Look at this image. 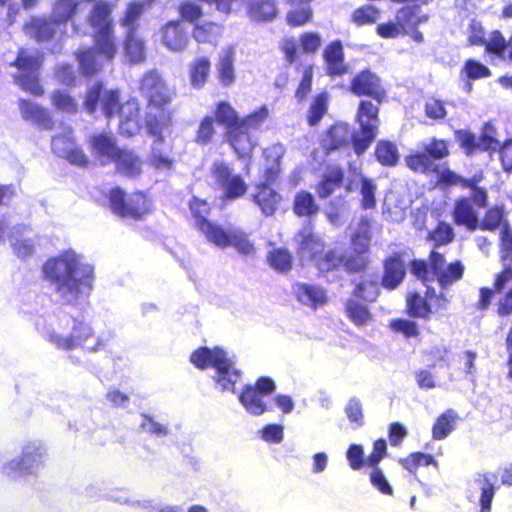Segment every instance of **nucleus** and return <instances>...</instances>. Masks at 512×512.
<instances>
[{
	"instance_id": "obj_9",
	"label": "nucleus",
	"mask_w": 512,
	"mask_h": 512,
	"mask_svg": "<svg viewBox=\"0 0 512 512\" xmlns=\"http://www.w3.org/2000/svg\"><path fill=\"white\" fill-rule=\"evenodd\" d=\"M379 129L375 130V134L368 141L364 138L363 128L359 126L358 131L352 132L347 123L335 122L327 127L320 139L319 147L324 157H328L335 151L347 149L352 144L356 155L364 154L378 135Z\"/></svg>"
},
{
	"instance_id": "obj_1",
	"label": "nucleus",
	"mask_w": 512,
	"mask_h": 512,
	"mask_svg": "<svg viewBox=\"0 0 512 512\" xmlns=\"http://www.w3.org/2000/svg\"><path fill=\"white\" fill-rule=\"evenodd\" d=\"M44 278L63 304L77 305L94 287V266L73 249L62 251L43 265Z\"/></svg>"
},
{
	"instance_id": "obj_58",
	"label": "nucleus",
	"mask_w": 512,
	"mask_h": 512,
	"mask_svg": "<svg viewBox=\"0 0 512 512\" xmlns=\"http://www.w3.org/2000/svg\"><path fill=\"white\" fill-rule=\"evenodd\" d=\"M221 26L212 21L196 23L192 30V37L199 43L212 42L218 35Z\"/></svg>"
},
{
	"instance_id": "obj_23",
	"label": "nucleus",
	"mask_w": 512,
	"mask_h": 512,
	"mask_svg": "<svg viewBox=\"0 0 512 512\" xmlns=\"http://www.w3.org/2000/svg\"><path fill=\"white\" fill-rule=\"evenodd\" d=\"M499 258L502 269L495 274V288L503 291L507 283L512 281V230L507 226L500 231Z\"/></svg>"
},
{
	"instance_id": "obj_4",
	"label": "nucleus",
	"mask_w": 512,
	"mask_h": 512,
	"mask_svg": "<svg viewBox=\"0 0 512 512\" xmlns=\"http://www.w3.org/2000/svg\"><path fill=\"white\" fill-rule=\"evenodd\" d=\"M267 116L268 110L262 106L240 117L227 101L218 102L214 111V121L225 128V140L238 158L250 155L256 145L253 133L261 127Z\"/></svg>"
},
{
	"instance_id": "obj_44",
	"label": "nucleus",
	"mask_w": 512,
	"mask_h": 512,
	"mask_svg": "<svg viewBox=\"0 0 512 512\" xmlns=\"http://www.w3.org/2000/svg\"><path fill=\"white\" fill-rule=\"evenodd\" d=\"M458 419L457 413L453 409H447L441 413L432 426V438L434 440H443L455 429V423Z\"/></svg>"
},
{
	"instance_id": "obj_63",
	"label": "nucleus",
	"mask_w": 512,
	"mask_h": 512,
	"mask_svg": "<svg viewBox=\"0 0 512 512\" xmlns=\"http://www.w3.org/2000/svg\"><path fill=\"white\" fill-rule=\"evenodd\" d=\"M298 42L303 53L314 55L322 44V38L318 32L306 31L299 35Z\"/></svg>"
},
{
	"instance_id": "obj_33",
	"label": "nucleus",
	"mask_w": 512,
	"mask_h": 512,
	"mask_svg": "<svg viewBox=\"0 0 512 512\" xmlns=\"http://www.w3.org/2000/svg\"><path fill=\"white\" fill-rule=\"evenodd\" d=\"M245 11L248 18L256 23L272 22L279 15L276 0H246Z\"/></svg>"
},
{
	"instance_id": "obj_19",
	"label": "nucleus",
	"mask_w": 512,
	"mask_h": 512,
	"mask_svg": "<svg viewBox=\"0 0 512 512\" xmlns=\"http://www.w3.org/2000/svg\"><path fill=\"white\" fill-rule=\"evenodd\" d=\"M212 176L223 191L226 200H235L247 192V184L240 174H232L228 164L217 161L211 168Z\"/></svg>"
},
{
	"instance_id": "obj_21",
	"label": "nucleus",
	"mask_w": 512,
	"mask_h": 512,
	"mask_svg": "<svg viewBox=\"0 0 512 512\" xmlns=\"http://www.w3.org/2000/svg\"><path fill=\"white\" fill-rule=\"evenodd\" d=\"M387 443L383 438L373 442V448L367 458V466L372 470L369 476L371 485L381 494L392 496L394 491L383 471L379 467L380 462L387 456Z\"/></svg>"
},
{
	"instance_id": "obj_57",
	"label": "nucleus",
	"mask_w": 512,
	"mask_h": 512,
	"mask_svg": "<svg viewBox=\"0 0 512 512\" xmlns=\"http://www.w3.org/2000/svg\"><path fill=\"white\" fill-rule=\"evenodd\" d=\"M478 481L481 483L480 510L478 512H491L492 501L496 491L491 476L487 473L480 474Z\"/></svg>"
},
{
	"instance_id": "obj_37",
	"label": "nucleus",
	"mask_w": 512,
	"mask_h": 512,
	"mask_svg": "<svg viewBox=\"0 0 512 512\" xmlns=\"http://www.w3.org/2000/svg\"><path fill=\"white\" fill-rule=\"evenodd\" d=\"M113 163L116 165V171L127 178L135 179L142 172L141 160L130 150L121 149L119 157L117 156Z\"/></svg>"
},
{
	"instance_id": "obj_50",
	"label": "nucleus",
	"mask_w": 512,
	"mask_h": 512,
	"mask_svg": "<svg viewBox=\"0 0 512 512\" xmlns=\"http://www.w3.org/2000/svg\"><path fill=\"white\" fill-rule=\"evenodd\" d=\"M380 285L376 277L358 281L352 290V295L366 302H374L380 295Z\"/></svg>"
},
{
	"instance_id": "obj_12",
	"label": "nucleus",
	"mask_w": 512,
	"mask_h": 512,
	"mask_svg": "<svg viewBox=\"0 0 512 512\" xmlns=\"http://www.w3.org/2000/svg\"><path fill=\"white\" fill-rule=\"evenodd\" d=\"M42 60V56L37 51L21 48L16 59L10 64L17 68V73L13 74L15 83L24 91L35 96H40L44 92L39 83Z\"/></svg>"
},
{
	"instance_id": "obj_34",
	"label": "nucleus",
	"mask_w": 512,
	"mask_h": 512,
	"mask_svg": "<svg viewBox=\"0 0 512 512\" xmlns=\"http://www.w3.org/2000/svg\"><path fill=\"white\" fill-rule=\"evenodd\" d=\"M344 181V170L337 165L328 167L327 171L317 182L315 190L319 198L326 199L330 197Z\"/></svg>"
},
{
	"instance_id": "obj_31",
	"label": "nucleus",
	"mask_w": 512,
	"mask_h": 512,
	"mask_svg": "<svg viewBox=\"0 0 512 512\" xmlns=\"http://www.w3.org/2000/svg\"><path fill=\"white\" fill-rule=\"evenodd\" d=\"M9 242L18 258L30 257L35 250V240L32 230L26 225L14 226L9 234Z\"/></svg>"
},
{
	"instance_id": "obj_22",
	"label": "nucleus",
	"mask_w": 512,
	"mask_h": 512,
	"mask_svg": "<svg viewBox=\"0 0 512 512\" xmlns=\"http://www.w3.org/2000/svg\"><path fill=\"white\" fill-rule=\"evenodd\" d=\"M407 252L395 251L383 260L381 286L388 291L398 288L406 277Z\"/></svg>"
},
{
	"instance_id": "obj_14",
	"label": "nucleus",
	"mask_w": 512,
	"mask_h": 512,
	"mask_svg": "<svg viewBox=\"0 0 512 512\" xmlns=\"http://www.w3.org/2000/svg\"><path fill=\"white\" fill-rule=\"evenodd\" d=\"M47 449L41 441H29L22 447L21 456L7 462L3 472L11 478L35 475L44 465Z\"/></svg>"
},
{
	"instance_id": "obj_28",
	"label": "nucleus",
	"mask_w": 512,
	"mask_h": 512,
	"mask_svg": "<svg viewBox=\"0 0 512 512\" xmlns=\"http://www.w3.org/2000/svg\"><path fill=\"white\" fill-rule=\"evenodd\" d=\"M370 245L366 239L364 243L357 244L352 251L343 255L341 267L349 274L364 273L370 266Z\"/></svg>"
},
{
	"instance_id": "obj_10",
	"label": "nucleus",
	"mask_w": 512,
	"mask_h": 512,
	"mask_svg": "<svg viewBox=\"0 0 512 512\" xmlns=\"http://www.w3.org/2000/svg\"><path fill=\"white\" fill-rule=\"evenodd\" d=\"M79 5L78 0H57L53 6L50 20L45 18H32L25 24L27 35L34 37L38 42L49 41L57 34V29L72 19Z\"/></svg>"
},
{
	"instance_id": "obj_30",
	"label": "nucleus",
	"mask_w": 512,
	"mask_h": 512,
	"mask_svg": "<svg viewBox=\"0 0 512 512\" xmlns=\"http://www.w3.org/2000/svg\"><path fill=\"white\" fill-rule=\"evenodd\" d=\"M214 369L213 379L220 390L235 392L236 384L240 381L242 373L235 368L233 361L227 357V353L221 360L218 358L217 366Z\"/></svg>"
},
{
	"instance_id": "obj_3",
	"label": "nucleus",
	"mask_w": 512,
	"mask_h": 512,
	"mask_svg": "<svg viewBox=\"0 0 512 512\" xmlns=\"http://www.w3.org/2000/svg\"><path fill=\"white\" fill-rule=\"evenodd\" d=\"M349 91L361 99L358 103L355 120L363 128L368 141L380 126V106L388 99V90L383 79L370 68L358 71L349 81Z\"/></svg>"
},
{
	"instance_id": "obj_49",
	"label": "nucleus",
	"mask_w": 512,
	"mask_h": 512,
	"mask_svg": "<svg viewBox=\"0 0 512 512\" xmlns=\"http://www.w3.org/2000/svg\"><path fill=\"white\" fill-rule=\"evenodd\" d=\"M419 9L417 7H410L408 5L402 6L396 11L395 21L401 26L404 34H407V29L416 28L420 24L428 20L427 15H418Z\"/></svg>"
},
{
	"instance_id": "obj_32",
	"label": "nucleus",
	"mask_w": 512,
	"mask_h": 512,
	"mask_svg": "<svg viewBox=\"0 0 512 512\" xmlns=\"http://www.w3.org/2000/svg\"><path fill=\"white\" fill-rule=\"evenodd\" d=\"M92 152L102 164L113 162L120 155L116 138L111 134L100 133L93 135L90 141Z\"/></svg>"
},
{
	"instance_id": "obj_8",
	"label": "nucleus",
	"mask_w": 512,
	"mask_h": 512,
	"mask_svg": "<svg viewBox=\"0 0 512 512\" xmlns=\"http://www.w3.org/2000/svg\"><path fill=\"white\" fill-rule=\"evenodd\" d=\"M410 273L423 284L436 280L441 290H446L460 281L465 272L461 260L446 264L445 256L437 250H431L427 259L414 258L410 260Z\"/></svg>"
},
{
	"instance_id": "obj_35",
	"label": "nucleus",
	"mask_w": 512,
	"mask_h": 512,
	"mask_svg": "<svg viewBox=\"0 0 512 512\" xmlns=\"http://www.w3.org/2000/svg\"><path fill=\"white\" fill-rule=\"evenodd\" d=\"M226 352L219 346L209 348L207 346H200L190 354V362L198 369L205 370L209 367L215 368L217 366L218 358L221 360Z\"/></svg>"
},
{
	"instance_id": "obj_16",
	"label": "nucleus",
	"mask_w": 512,
	"mask_h": 512,
	"mask_svg": "<svg viewBox=\"0 0 512 512\" xmlns=\"http://www.w3.org/2000/svg\"><path fill=\"white\" fill-rule=\"evenodd\" d=\"M141 91L148 100V111L145 117L147 132L160 141V77L157 72H151L141 81Z\"/></svg>"
},
{
	"instance_id": "obj_41",
	"label": "nucleus",
	"mask_w": 512,
	"mask_h": 512,
	"mask_svg": "<svg viewBox=\"0 0 512 512\" xmlns=\"http://www.w3.org/2000/svg\"><path fill=\"white\" fill-rule=\"evenodd\" d=\"M162 30V41L167 48L180 51L186 46L187 36L179 21L168 22Z\"/></svg>"
},
{
	"instance_id": "obj_60",
	"label": "nucleus",
	"mask_w": 512,
	"mask_h": 512,
	"mask_svg": "<svg viewBox=\"0 0 512 512\" xmlns=\"http://www.w3.org/2000/svg\"><path fill=\"white\" fill-rule=\"evenodd\" d=\"M125 52L130 62L138 63L144 59V43L136 37L135 31L126 32Z\"/></svg>"
},
{
	"instance_id": "obj_7",
	"label": "nucleus",
	"mask_w": 512,
	"mask_h": 512,
	"mask_svg": "<svg viewBox=\"0 0 512 512\" xmlns=\"http://www.w3.org/2000/svg\"><path fill=\"white\" fill-rule=\"evenodd\" d=\"M98 104L108 120L118 115L119 128L123 133L132 135L138 129L139 107L136 100L132 99L120 105L118 90H104L101 83H96L88 90L84 106L93 114Z\"/></svg>"
},
{
	"instance_id": "obj_48",
	"label": "nucleus",
	"mask_w": 512,
	"mask_h": 512,
	"mask_svg": "<svg viewBox=\"0 0 512 512\" xmlns=\"http://www.w3.org/2000/svg\"><path fill=\"white\" fill-rule=\"evenodd\" d=\"M267 264L279 273H287L292 269L293 256L284 247L273 248L266 255Z\"/></svg>"
},
{
	"instance_id": "obj_64",
	"label": "nucleus",
	"mask_w": 512,
	"mask_h": 512,
	"mask_svg": "<svg viewBox=\"0 0 512 512\" xmlns=\"http://www.w3.org/2000/svg\"><path fill=\"white\" fill-rule=\"evenodd\" d=\"M462 72L469 80H477L491 76V70L475 59H467L464 62Z\"/></svg>"
},
{
	"instance_id": "obj_39",
	"label": "nucleus",
	"mask_w": 512,
	"mask_h": 512,
	"mask_svg": "<svg viewBox=\"0 0 512 512\" xmlns=\"http://www.w3.org/2000/svg\"><path fill=\"white\" fill-rule=\"evenodd\" d=\"M292 211L298 217H313L319 213L320 206L311 192L300 190L294 195Z\"/></svg>"
},
{
	"instance_id": "obj_40",
	"label": "nucleus",
	"mask_w": 512,
	"mask_h": 512,
	"mask_svg": "<svg viewBox=\"0 0 512 512\" xmlns=\"http://www.w3.org/2000/svg\"><path fill=\"white\" fill-rule=\"evenodd\" d=\"M19 109L21 116L25 121H30L34 124L48 128L51 123V118L46 109L38 104L25 99H20Z\"/></svg>"
},
{
	"instance_id": "obj_42",
	"label": "nucleus",
	"mask_w": 512,
	"mask_h": 512,
	"mask_svg": "<svg viewBox=\"0 0 512 512\" xmlns=\"http://www.w3.org/2000/svg\"><path fill=\"white\" fill-rule=\"evenodd\" d=\"M483 180V173H475L471 178H461L460 186L464 189L471 190L470 198H474L475 206L479 209L488 206V190L480 186L479 183Z\"/></svg>"
},
{
	"instance_id": "obj_25",
	"label": "nucleus",
	"mask_w": 512,
	"mask_h": 512,
	"mask_svg": "<svg viewBox=\"0 0 512 512\" xmlns=\"http://www.w3.org/2000/svg\"><path fill=\"white\" fill-rule=\"evenodd\" d=\"M51 147L55 154L65 158L73 165L84 167L88 163V157L83 150L75 144L70 130L62 135L53 137Z\"/></svg>"
},
{
	"instance_id": "obj_54",
	"label": "nucleus",
	"mask_w": 512,
	"mask_h": 512,
	"mask_svg": "<svg viewBox=\"0 0 512 512\" xmlns=\"http://www.w3.org/2000/svg\"><path fill=\"white\" fill-rule=\"evenodd\" d=\"M298 7L287 11L286 23L291 28L302 27L313 20V9L310 4H297Z\"/></svg>"
},
{
	"instance_id": "obj_36",
	"label": "nucleus",
	"mask_w": 512,
	"mask_h": 512,
	"mask_svg": "<svg viewBox=\"0 0 512 512\" xmlns=\"http://www.w3.org/2000/svg\"><path fill=\"white\" fill-rule=\"evenodd\" d=\"M295 294L300 302L308 303L314 309L326 304L328 301L326 291L318 285L297 283L295 285Z\"/></svg>"
},
{
	"instance_id": "obj_43",
	"label": "nucleus",
	"mask_w": 512,
	"mask_h": 512,
	"mask_svg": "<svg viewBox=\"0 0 512 512\" xmlns=\"http://www.w3.org/2000/svg\"><path fill=\"white\" fill-rule=\"evenodd\" d=\"M217 77L224 87L231 86L235 81L234 50L227 47L217 63Z\"/></svg>"
},
{
	"instance_id": "obj_18",
	"label": "nucleus",
	"mask_w": 512,
	"mask_h": 512,
	"mask_svg": "<svg viewBox=\"0 0 512 512\" xmlns=\"http://www.w3.org/2000/svg\"><path fill=\"white\" fill-rule=\"evenodd\" d=\"M467 43L469 46H484L487 54L500 58L504 56L507 47V41L500 30L491 31L489 39H486L485 28L475 19L469 23Z\"/></svg>"
},
{
	"instance_id": "obj_38",
	"label": "nucleus",
	"mask_w": 512,
	"mask_h": 512,
	"mask_svg": "<svg viewBox=\"0 0 512 512\" xmlns=\"http://www.w3.org/2000/svg\"><path fill=\"white\" fill-rule=\"evenodd\" d=\"M506 212L504 204H496L486 209L483 217L479 219L478 229L482 231H496L501 228V231L509 224L506 220Z\"/></svg>"
},
{
	"instance_id": "obj_6",
	"label": "nucleus",
	"mask_w": 512,
	"mask_h": 512,
	"mask_svg": "<svg viewBox=\"0 0 512 512\" xmlns=\"http://www.w3.org/2000/svg\"><path fill=\"white\" fill-rule=\"evenodd\" d=\"M450 142L432 137L428 143H422L421 150L412 151L405 156L406 166L414 173L437 175V184L443 187L460 186L462 176L447 165L440 167L435 161L450 156Z\"/></svg>"
},
{
	"instance_id": "obj_47",
	"label": "nucleus",
	"mask_w": 512,
	"mask_h": 512,
	"mask_svg": "<svg viewBox=\"0 0 512 512\" xmlns=\"http://www.w3.org/2000/svg\"><path fill=\"white\" fill-rule=\"evenodd\" d=\"M329 94L327 91L317 93L311 100L306 115L310 126H317L328 111Z\"/></svg>"
},
{
	"instance_id": "obj_51",
	"label": "nucleus",
	"mask_w": 512,
	"mask_h": 512,
	"mask_svg": "<svg viewBox=\"0 0 512 512\" xmlns=\"http://www.w3.org/2000/svg\"><path fill=\"white\" fill-rule=\"evenodd\" d=\"M380 16V9L371 4H364L352 11L350 21L357 27H362L375 24Z\"/></svg>"
},
{
	"instance_id": "obj_52",
	"label": "nucleus",
	"mask_w": 512,
	"mask_h": 512,
	"mask_svg": "<svg viewBox=\"0 0 512 512\" xmlns=\"http://www.w3.org/2000/svg\"><path fill=\"white\" fill-rule=\"evenodd\" d=\"M388 328L391 332L400 334L405 339L418 338L421 335L420 327L414 318H393L389 321Z\"/></svg>"
},
{
	"instance_id": "obj_15",
	"label": "nucleus",
	"mask_w": 512,
	"mask_h": 512,
	"mask_svg": "<svg viewBox=\"0 0 512 512\" xmlns=\"http://www.w3.org/2000/svg\"><path fill=\"white\" fill-rule=\"evenodd\" d=\"M276 389L275 382L268 376H261L256 379L253 385H244L239 401L248 413L254 416L262 415L270 411V407L264 401L266 396L271 395Z\"/></svg>"
},
{
	"instance_id": "obj_27",
	"label": "nucleus",
	"mask_w": 512,
	"mask_h": 512,
	"mask_svg": "<svg viewBox=\"0 0 512 512\" xmlns=\"http://www.w3.org/2000/svg\"><path fill=\"white\" fill-rule=\"evenodd\" d=\"M188 207L194 219L195 226L209 241L214 235L216 229L220 228V225L208 220V216L211 212L210 204L205 199L192 196L189 200Z\"/></svg>"
},
{
	"instance_id": "obj_56",
	"label": "nucleus",
	"mask_w": 512,
	"mask_h": 512,
	"mask_svg": "<svg viewBox=\"0 0 512 512\" xmlns=\"http://www.w3.org/2000/svg\"><path fill=\"white\" fill-rule=\"evenodd\" d=\"M399 463L409 472H415L420 466L433 465L438 468V462L435 458L431 454L424 452H412L405 458H401Z\"/></svg>"
},
{
	"instance_id": "obj_29",
	"label": "nucleus",
	"mask_w": 512,
	"mask_h": 512,
	"mask_svg": "<svg viewBox=\"0 0 512 512\" xmlns=\"http://www.w3.org/2000/svg\"><path fill=\"white\" fill-rule=\"evenodd\" d=\"M252 201L259 207L262 214L268 217L276 213L282 202V196L277 190L268 186L267 183H256L254 193L252 194Z\"/></svg>"
},
{
	"instance_id": "obj_53",
	"label": "nucleus",
	"mask_w": 512,
	"mask_h": 512,
	"mask_svg": "<svg viewBox=\"0 0 512 512\" xmlns=\"http://www.w3.org/2000/svg\"><path fill=\"white\" fill-rule=\"evenodd\" d=\"M345 313L348 319L356 326H363L372 318L368 307L355 299H348L346 301Z\"/></svg>"
},
{
	"instance_id": "obj_26",
	"label": "nucleus",
	"mask_w": 512,
	"mask_h": 512,
	"mask_svg": "<svg viewBox=\"0 0 512 512\" xmlns=\"http://www.w3.org/2000/svg\"><path fill=\"white\" fill-rule=\"evenodd\" d=\"M474 198L460 196L454 201L452 219L457 226L466 228L468 231H476L479 226L478 211Z\"/></svg>"
},
{
	"instance_id": "obj_5",
	"label": "nucleus",
	"mask_w": 512,
	"mask_h": 512,
	"mask_svg": "<svg viewBox=\"0 0 512 512\" xmlns=\"http://www.w3.org/2000/svg\"><path fill=\"white\" fill-rule=\"evenodd\" d=\"M111 7L108 3H97L91 11L89 22L94 30L95 47L77 53L79 67L84 75L97 73L102 62L111 61L116 53L113 40Z\"/></svg>"
},
{
	"instance_id": "obj_59",
	"label": "nucleus",
	"mask_w": 512,
	"mask_h": 512,
	"mask_svg": "<svg viewBox=\"0 0 512 512\" xmlns=\"http://www.w3.org/2000/svg\"><path fill=\"white\" fill-rule=\"evenodd\" d=\"M210 61L206 57L196 59L190 68L191 83L195 87H202L207 81L210 72Z\"/></svg>"
},
{
	"instance_id": "obj_2",
	"label": "nucleus",
	"mask_w": 512,
	"mask_h": 512,
	"mask_svg": "<svg viewBox=\"0 0 512 512\" xmlns=\"http://www.w3.org/2000/svg\"><path fill=\"white\" fill-rule=\"evenodd\" d=\"M39 334L55 348L63 351L81 349L87 353L103 350L112 333L96 334L91 324L83 318L64 316L61 319L40 318L36 322Z\"/></svg>"
},
{
	"instance_id": "obj_61",
	"label": "nucleus",
	"mask_w": 512,
	"mask_h": 512,
	"mask_svg": "<svg viewBox=\"0 0 512 512\" xmlns=\"http://www.w3.org/2000/svg\"><path fill=\"white\" fill-rule=\"evenodd\" d=\"M376 185L373 182V180L362 177L360 179V194H361V201L360 205L361 208L364 210H370L374 209L376 207Z\"/></svg>"
},
{
	"instance_id": "obj_11",
	"label": "nucleus",
	"mask_w": 512,
	"mask_h": 512,
	"mask_svg": "<svg viewBox=\"0 0 512 512\" xmlns=\"http://www.w3.org/2000/svg\"><path fill=\"white\" fill-rule=\"evenodd\" d=\"M449 298L443 292H437L432 286H426L423 294L410 291L405 299V311L414 319L430 320L448 309Z\"/></svg>"
},
{
	"instance_id": "obj_24",
	"label": "nucleus",
	"mask_w": 512,
	"mask_h": 512,
	"mask_svg": "<svg viewBox=\"0 0 512 512\" xmlns=\"http://www.w3.org/2000/svg\"><path fill=\"white\" fill-rule=\"evenodd\" d=\"M322 57L325 74L330 78L343 77L349 72V64L345 61L344 46L340 39L329 42L323 49Z\"/></svg>"
},
{
	"instance_id": "obj_17",
	"label": "nucleus",
	"mask_w": 512,
	"mask_h": 512,
	"mask_svg": "<svg viewBox=\"0 0 512 512\" xmlns=\"http://www.w3.org/2000/svg\"><path fill=\"white\" fill-rule=\"evenodd\" d=\"M209 242L220 248L233 247L243 256L250 257L256 254V248L254 242L250 239V235L241 228H223L220 226Z\"/></svg>"
},
{
	"instance_id": "obj_13",
	"label": "nucleus",
	"mask_w": 512,
	"mask_h": 512,
	"mask_svg": "<svg viewBox=\"0 0 512 512\" xmlns=\"http://www.w3.org/2000/svg\"><path fill=\"white\" fill-rule=\"evenodd\" d=\"M299 253H307L320 273H329L341 268L343 255L335 249H325L319 237L309 232L303 234L298 246Z\"/></svg>"
},
{
	"instance_id": "obj_62",
	"label": "nucleus",
	"mask_w": 512,
	"mask_h": 512,
	"mask_svg": "<svg viewBox=\"0 0 512 512\" xmlns=\"http://www.w3.org/2000/svg\"><path fill=\"white\" fill-rule=\"evenodd\" d=\"M215 135L216 129L214 126V118L212 116L203 117L196 132V143L203 146L208 145L213 141Z\"/></svg>"
},
{
	"instance_id": "obj_45",
	"label": "nucleus",
	"mask_w": 512,
	"mask_h": 512,
	"mask_svg": "<svg viewBox=\"0 0 512 512\" xmlns=\"http://www.w3.org/2000/svg\"><path fill=\"white\" fill-rule=\"evenodd\" d=\"M295 69L301 71V79L295 88L294 97L297 103H304L312 92L314 65H297Z\"/></svg>"
},
{
	"instance_id": "obj_55",
	"label": "nucleus",
	"mask_w": 512,
	"mask_h": 512,
	"mask_svg": "<svg viewBox=\"0 0 512 512\" xmlns=\"http://www.w3.org/2000/svg\"><path fill=\"white\" fill-rule=\"evenodd\" d=\"M435 247L446 246L455 239L452 226L445 221H438L435 227L428 233L427 237Z\"/></svg>"
},
{
	"instance_id": "obj_46",
	"label": "nucleus",
	"mask_w": 512,
	"mask_h": 512,
	"mask_svg": "<svg viewBox=\"0 0 512 512\" xmlns=\"http://www.w3.org/2000/svg\"><path fill=\"white\" fill-rule=\"evenodd\" d=\"M375 159L385 167H394L398 164L400 155L396 144L390 140H379L374 150Z\"/></svg>"
},
{
	"instance_id": "obj_20",
	"label": "nucleus",
	"mask_w": 512,
	"mask_h": 512,
	"mask_svg": "<svg viewBox=\"0 0 512 512\" xmlns=\"http://www.w3.org/2000/svg\"><path fill=\"white\" fill-rule=\"evenodd\" d=\"M109 203L112 211L120 217L140 218L148 211V203L141 193L134 194L126 200L125 192L119 188L111 189Z\"/></svg>"
}]
</instances>
